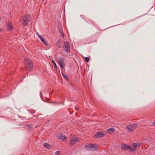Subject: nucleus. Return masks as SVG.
Wrapping results in <instances>:
<instances>
[{
    "label": "nucleus",
    "instance_id": "nucleus-16",
    "mask_svg": "<svg viewBox=\"0 0 155 155\" xmlns=\"http://www.w3.org/2000/svg\"><path fill=\"white\" fill-rule=\"evenodd\" d=\"M114 129L112 128H110L108 129L107 130V132H108L109 133H110V132L113 133L114 132Z\"/></svg>",
    "mask_w": 155,
    "mask_h": 155
},
{
    "label": "nucleus",
    "instance_id": "nucleus-27",
    "mask_svg": "<svg viewBox=\"0 0 155 155\" xmlns=\"http://www.w3.org/2000/svg\"><path fill=\"white\" fill-rule=\"evenodd\" d=\"M75 108L76 110H78V109L76 107H75Z\"/></svg>",
    "mask_w": 155,
    "mask_h": 155
},
{
    "label": "nucleus",
    "instance_id": "nucleus-1",
    "mask_svg": "<svg viewBox=\"0 0 155 155\" xmlns=\"http://www.w3.org/2000/svg\"><path fill=\"white\" fill-rule=\"evenodd\" d=\"M24 60V64L26 69L29 71L31 70L33 67V63L31 60L27 57H25Z\"/></svg>",
    "mask_w": 155,
    "mask_h": 155
},
{
    "label": "nucleus",
    "instance_id": "nucleus-9",
    "mask_svg": "<svg viewBox=\"0 0 155 155\" xmlns=\"http://www.w3.org/2000/svg\"><path fill=\"white\" fill-rule=\"evenodd\" d=\"M37 34L38 35L37 36L40 39L41 41L44 43V44L46 46H48V44L47 41H45V39L43 38L40 35H39V34L38 33H37Z\"/></svg>",
    "mask_w": 155,
    "mask_h": 155
},
{
    "label": "nucleus",
    "instance_id": "nucleus-21",
    "mask_svg": "<svg viewBox=\"0 0 155 155\" xmlns=\"http://www.w3.org/2000/svg\"><path fill=\"white\" fill-rule=\"evenodd\" d=\"M52 62L54 64V68H56L57 69V65H56V64L55 62L53 60H52Z\"/></svg>",
    "mask_w": 155,
    "mask_h": 155
},
{
    "label": "nucleus",
    "instance_id": "nucleus-19",
    "mask_svg": "<svg viewBox=\"0 0 155 155\" xmlns=\"http://www.w3.org/2000/svg\"><path fill=\"white\" fill-rule=\"evenodd\" d=\"M61 41L59 40L58 41L56 45L59 48H60L61 47Z\"/></svg>",
    "mask_w": 155,
    "mask_h": 155
},
{
    "label": "nucleus",
    "instance_id": "nucleus-24",
    "mask_svg": "<svg viewBox=\"0 0 155 155\" xmlns=\"http://www.w3.org/2000/svg\"><path fill=\"white\" fill-rule=\"evenodd\" d=\"M89 58L88 57H86L84 58V60L87 62H88L89 61Z\"/></svg>",
    "mask_w": 155,
    "mask_h": 155
},
{
    "label": "nucleus",
    "instance_id": "nucleus-6",
    "mask_svg": "<svg viewBox=\"0 0 155 155\" xmlns=\"http://www.w3.org/2000/svg\"><path fill=\"white\" fill-rule=\"evenodd\" d=\"M85 148L86 149L91 151H94L97 150V147L92 144L86 145Z\"/></svg>",
    "mask_w": 155,
    "mask_h": 155
},
{
    "label": "nucleus",
    "instance_id": "nucleus-22",
    "mask_svg": "<svg viewBox=\"0 0 155 155\" xmlns=\"http://www.w3.org/2000/svg\"><path fill=\"white\" fill-rule=\"evenodd\" d=\"M61 152L60 151H57L55 152L54 153L55 155H59L60 153Z\"/></svg>",
    "mask_w": 155,
    "mask_h": 155
},
{
    "label": "nucleus",
    "instance_id": "nucleus-8",
    "mask_svg": "<svg viewBox=\"0 0 155 155\" xmlns=\"http://www.w3.org/2000/svg\"><path fill=\"white\" fill-rule=\"evenodd\" d=\"M141 144V143H132V145L134 147V148L131 147V151H135L137 150V148L139 147Z\"/></svg>",
    "mask_w": 155,
    "mask_h": 155
},
{
    "label": "nucleus",
    "instance_id": "nucleus-23",
    "mask_svg": "<svg viewBox=\"0 0 155 155\" xmlns=\"http://www.w3.org/2000/svg\"><path fill=\"white\" fill-rule=\"evenodd\" d=\"M26 126L27 127H28L30 129H32L33 128L32 125L31 124H27V125H26Z\"/></svg>",
    "mask_w": 155,
    "mask_h": 155
},
{
    "label": "nucleus",
    "instance_id": "nucleus-3",
    "mask_svg": "<svg viewBox=\"0 0 155 155\" xmlns=\"http://www.w3.org/2000/svg\"><path fill=\"white\" fill-rule=\"evenodd\" d=\"M138 126V125L137 124H131L126 126V128L129 132H132Z\"/></svg>",
    "mask_w": 155,
    "mask_h": 155
},
{
    "label": "nucleus",
    "instance_id": "nucleus-10",
    "mask_svg": "<svg viewBox=\"0 0 155 155\" xmlns=\"http://www.w3.org/2000/svg\"><path fill=\"white\" fill-rule=\"evenodd\" d=\"M121 148L123 150H125L130 149L131 150V147L130 146H129L127 145L124 144L121 145Z\"/></svg>",
    "mask_w": 155,
    "mask_h": 155
},
{
    "label": "nucleus",
    "instance_id": "nucleus-28",
    "mask_svg": "<svg viewBox=\"0 0 155 155\" xmlns=\"http://www.w3.org/2000/svg\"><path fill=\"white\" fill-rule=\"evenodd\" d=\"M1 20V17H0V21Z\"/></svg>",
    "mask_w": 155,
    "mask_h": 155
},
{
    "label": "nucleus",
    "instance_id": "nucleus-4",
    "mask_svg": "<svg viewBox=\"0 0 155 155\" xmlns=\"http://www.w3.org/2000/svg\"><path fill=\"white\" fill-rule=\"evenodd\" d=\"M21 25L23 26L27 25L29 22V20L27 16L24 15L23 16L21 19Z\"/></svg>",
    "mask_w": 155,
    "mask_h": 155
},
{
    "label": "nucleus",
    "instance_id": "nucleus-20",
    "mask_svg": "<svg viewBox=\"0 0 155 155\" xmlns=\"http://www.w3.org/2000/svg\"><path fill=\"white\" fill-rule=\"evenodd\" d=\"M62 75L63 77L65 79H66V80H68V76L67 75H66V74H62Z\"/></svg>",
    "mask_w": 155,
    "mask_h": 155
},
{
    "label": "nucleus",
    "instance_id": "nucleus-25",
    "mask_svg": "<svg viewBox=\"0 0 155 155\" xmlns=\"http://www.w3.org/2000/svg\"><path fill=\"white\" fill-rule=\"evenodd\" d=\"M40 95L41 97H42V94L41 91H40Z\"/></svg>",
    "mask_w": 155,
    "mask_h": 155
},
{
    "label": "nucleus",
    "instance_id": "nucleus-30",
    "mask_svg": "<svg viewBox=\"0 0 155 155\" xmlns=\"http://www.w3.org/2000/svg\"><path fill=\"white\" fill-rule=\"evenodd\" d=\"M1 31V30L0 29V32Z\"/></svg>",
    "mask_w": 155,
    "mask_h": 155
},
{
    "label": "nucleus",
    "instance_id": "nucleus-17",
    "mask_svg": "<svg viewBox=\"0 0 155 155\" xmlns=\"http://www.w3.org/2000/svg\"><path fill=\"white\" fill-rule=\"evenodd\" d=\"M44 147L48 149H50V148L49 145L48 143H45L44 144Z\"/></svg>",
    "mask_w": 155,
    "mask_h": 155
},
{
    "label": "nucleus",
    "instance_id": "nucleus-13",
    "mask_svg": "<svg viewBox=\"0 0 155 155\" xmlns=\"http://www.w3.org/2000/svg\"><path fill=\"white\" fill-rule=\"evenodd\" d=\"M85 21L86 22H87L89 24H91L93 26L95 25V23L92 21H91V20H90L89 19H87V20H85Z\"/></svg>",
    "mask_w": 155,
    "mask_h": 155
},
{
    "label": "nucleus",
    "instance_id": "nucleus-18",
    "mask_svg": "<svg viewBox=\"0 0 155 155\" xmlns=\"http://www.w3.org/2000/svg\"><path fill=\"white\" fill-rule=\"evenodd\" d=\"M59 64L61 68H63L64 67V62L59 63Z\"/></svg>",
    "mask_w": 155,
    "mask_h": 155
},
{
    "label": "nucleus",
    "instance_id": "nucleus-26",
    "mask_svg": "<svg viewBox=\"0 0 155 155\" xmlns=\"http://www.w3.org/2000/svg\"><path fill=\"white\" fill-rule=\"evenodd\" d=\"M153 125L154 126H155V121H154L153 122Z\"/></svg>",
    "mask_w": 155,
    "mask_h": 155
},
{
    "label": "nucleus",
    "instance_id": "nucleus-15",
    "mask_svg": "<svg viewBox=\"0 0 155 155\" xmlns=\"http://www.w3.org/2000/svg\"><path fill=\"white\" fill-rule=\"evenodd\" d=\"M7 28L9 30H11L13 29V27L11 23L9 22L7 25Z\"/></svg>",
    "mask_w": 155,
    "mask_h": 155
},
{
    "label": "nucleus",
    "instance_id": "nucleus-5",
    "mask_svg": "<svg viewBox=\"0 0 155 155\" xmlns=\"http://www.w3.org/2000/svg\"><path fill=\"white\" fill-rule=\"evenodd\" d=\"M64 52L67 53H69L70 52V46L69 42L67 41H65L64 42Z\"/></svg>",
    "mask_w": 155,
    "mask_h": 155
},
{
    "label": "nucleus",
    "instance_id": "nucleus-11",
    "mask_svg": "<svg viewBox=\"0 0 155 155\" xmlns=\"http://www.w3.org/2000/svg\"><path fill=\"white\" fill-rule=\"evenodd\" d=\"M57 137L58 139L62 140L63 141H64V139H66V136L61 134H59L58 135Z\"/></svg>",
    "mask_w": 155,
    "mask_h": 155
},
{
    "label": "nucleus",
    "instance_id": "nucleus-29",
    "mask_svg": "<svg viewBox=\"0 0 155 155\" xmlns=\"http://www.w3.org/2000/svg\"><path fill=\"white\" fill-rule=\"evenodd\" d=\"M34 116L35 117V116H35V115H34Z\"/></svg>",
    "mask_w": 155,
    "mask_h": 155
},
{
    "label": "nucleus",
    "instance_id": "nucleus-7",
    "mask_svg": "<svg viewBox=\"0 0 155 155\" xmlns=\"http://www.w3.org/2000/svg\"><path fill=\"white\" fill-rule=\"evenodd\" d=\"M106 133L104 132L98 131L95 134L94 137L96 138H100L104 137L105 136Z\"/></svg>",
    "mask_w": 155,
    "mask_h": 155
},
{
    "label": "nucleus",
    "instance_id": "nucleus-14",
    "mask_svg": "<svg viewBox=\"0 0 155 155\" xmlns=\"http://www.w3.org/2000/svg\"><path fill=\"white\" fill-rule=\"evenodd\" d=\"M57 60L59 63H61V62H64V58H63L58 57L57 58Z\"/></svg>",
    "mask_w": 155,
    "mask_h": 155
},
{
    "label": "nucleus",
    "instance_id": "nucleus-12",
    "mask_svg": "<svg viewBox=\"0 0 155 155\" xmlns=\"http://www.w3.org/2000/svg\"><path fill=\"white\" fill-rule=\"evenodd\" d=\"M58 28L59 31L60 33L61 36L63 37H64V32H63V29L62 28H61L60 27H58Z\"/></svg>",
    "mask_w": 155,
    "mask_h": 155
},
{
    "label": "nucleus",
    "instance_id": "nucleus-2",
    "mask_svg": "<svg viewBox=\"0 0 155 155\" xmlns=\"http://www.w3.org/2000/svg\"><path fill=\"white\" fill-rule=\"evenodd\" d=\"M79 141V139L75 136V135L72 136L70 138L69 145L72 146L74 145L76 142Z\"/></svg>",
    "mask_w": 155,
    "mask_h": 155
}]
</instances>
